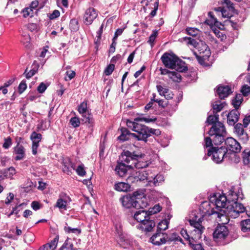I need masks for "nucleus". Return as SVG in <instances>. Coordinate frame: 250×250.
<instances>
[{
    "mask_svg": "<svg viewBox=\"0 0 250 250\" xmlns=\"http://www.w3.org/2000/svg\"><path fill=\"white\" fill-rule=\"evenodd\" d=\"M227 198L225 195H220L211 197L209 201L203 202L200 209L208 215H215L219 218L224 216L225 212L223 208L226 206Z\"/></svg>",
    "mask_w": 250,
    "mask_h": 250,
    "instance_id": "obj_1",
    "label": "nucleus"
},
{
    "mask_svg": "<svg viewBox=\"0 0 250 250\" xmlns=\"http://www.w3.org/2000/svg\"><path fill=\"white\" fill-rule=\"evenodd\" d=\"M145 156L144 154H137L134 151L131 152L128 150H124L121 155L120 160L127 165L129 168L139 169L146 167L148 166L149 163L142 160Z\"/></svg>",
    "mask_w": 250,
    "mask_h": 250,
    "instance_id": "obj_2",
    "label": "nucleus"
},
{
    "mask_svg": "<svg viewBox=\"0 0 250 250\" xmlns=\"http://www.w3.org/2000/svg\"><path fill=\"white\" fill-rule=\"evenodd\" d=\"M161 60L167 68L175 69L178 72H184L188 69L185 62L173 53H165Z\"/></svg>",
    "mask_w": 250,
    "mask_h": 250,
    "instance_id": "obj_3",
    "label": "nucleus"
},
{
    "mask_svg": "<svg viewBox=\"0 0 250 250\" xmlns=\"http://www.w3.org/2000/svg\"><path fill=\"white\" fill-rule=\"evenodd\" d=\"M126 125L132 131L136 133L132 134V137L138 141H143L146 142L148 135H147L148 127L138 123V122L127 120Z\"/></svg>",
    "mask_w": 250,
    "mask_h": 250,
    "instance_id": "obj_4",
    "label": "nucleus"
},
{
    "mask_svg": "<svg viewBox=\"0 0 250 250\" xmlns=\"http://www.w3.org/2000/svg\"><path fill=\"white\" fill-rule=\"evenodd\" d=\"M199 218L198 221L196 219H190V225L194 227V229L191 232V237L188 234L187 230L182 229L181 230V234L186 239L192 240H198L201 238V235L204 229V227L201 224L202 221Z\"/></svg>",
    "mask_w": 250,
    "mask_h": 250,
    "instance_id": "obj_5",
    "label": "nucleus"
},
{
    "mask_svg": "<svg viewBox=\"0 0 250 250\" xmlns=\"http://www.w3.org/2000/svg\"><path fill=\"white\" fill-rule=\"evenodd\" d=\"M225 133V126L221 122L212 125L208 132L209 135L212 137L213 143L215 145H220L225 140L224 137Z\"/></svg>",
    "mask_w": 250,
    "mask_h": 250,
    "instance_id": "obj_6",
    "label": "nucleus"
},
{
    "mask_svg": "<svg viewBox=\"0 0 250 250\" xmlns=\"http://www.w3.org/2000/svg\"><path fill=\"white\" fill-rule=\"evenodd\" d=\"M229 154L227 153V148L225 146L211 147L208 150V155L211 156L212 161L216 164H220L225 159L227 158Z\"/></svg>",
    "mask_w": 250,
    "mask_h": 250,
    "instance_id": "obj_7",
    "label": "nucleus"
},
{
    "mask_svg": "<svg viewBox=\"0 0 250 250\" xmlns=\"http://www.w3.org/2000/svg\"><path fill=\"white\" fill-rule=\"evenodd\" d=\"M225 212V215L226 214L233 218H236L239 216L240 213L246 211V208L241 203L238 202H233V203L227 205L223 208Z\"/></svg>",
    "mask_w": 250,
    "mask_h": 250,
    "instance_id": "obj_8",
    "label": "nucleus"
},
{
    "mask_svg": "<svg viewBox=\"0 0 250 250\" xmlns=\"http://www.w3.org/2000/svg\"><path fill=\"white\" fill-rule=\"evenodd\" d=\"M78 110L83 117V121L85 123H88L92 125L93 124V119L89 111L87 109V102L84 101L79 106Z\"/></svg>",
    "mask_w": 250,
    "mask_h": 250,
    "instance_id": "obj_9",
    "label": "nucleus"
},
{
    "mask_svg": "<svg viewBox=\"0 0 250 250\" xmlns=\"http://www.w3.org/2000/svg\"><path fill=\"white\" fill-rule=\"evenodd\" d=\"M134 196L135 198V203H134V208L143 209L147 206V199L144 192L140 191H135Z\"/></svg>",
    "mask_w": 250,
    "mask_h": 250,
    "instance_id": "obj_10",
    "label": "nucleus"
},
{
    "mask_svg": "<svg viewBox=\"0 0 250 250\" xmlns=\"http://www.w3.org/2000/svg\"><path fill=\"white\" fill-rule=\"evenodd\" d=\"M168 235L166 233L156 231L149 239V242L155 246H161L166 243Z\"/></svg>",
    "mask_w": 250,
    "mask_h": 250,
    "instance_id": "obj_11",
    "label": "nucleus"
},
{
    "mask_svg": "<svg viewBox=\"0 0 250 250\" xmlns=\"http://www.w3.org/2000/svg\"><path fill=\"white\" fill-rule=\"evenodd\" d=\"M225 144L227 151L229 150L234 153H238L241 150V147L240 144L232 137H228L225 139Z\"/></svg>",
    "mask_w": 250,
    "mask_h": 250,
    "instance_id": "obj_12",
    "label": "nucleus"
},
{
    "mask_svg": "<svg viewBox=\"0 0 250 250\" xmlns=\"http://www.w3.org/2000/svg\"><path fill=\"white\" fill-rule=\"evenodd\" d=\"M98 16V11L93 7H90L85 11L83 16V22L87 25L92 23Z\"/></svg>",
    "mask_w": 250,
    "mask_h": 250,
    "instance_id": "obj_13",
    "label": "nucleus"
},
{
    "mask_svg": "<svg viewBox=\"0 0 250 250\" xmlns=\"http://www.w3.org/2000/svg\"><path fill=\"white\" fill-rule=\"evenodd\" d=\"M229 234L228 228L224 225L218 226L214 230L213 236L214 239L219 240L226 238Z\"/></svg>",
    "mask_w": 250,
    "mask_h": 250,
    "instance_id": "obj_14",
    "label": "nucleus"
},
{
    "mask_svg": "<svg viewBox=\"0 0 250 250\" xmlns=\"http://www.w3.org/2000/svg\"><path fill=\"white\" fill-rule=\"evenodd\" d=\"M30 139L32 141V153L36 155L37 153V149L39 146V143L42 139V135L35 131L33 132L30 135Z\"/></svg>",
    "mask_w": 250,
    "mask_h": 250,
    "instance_id": "obj_15",
    "label": "nucleus"
},
{
    "mask_svg": "<svg viewBox=\"0 0 250 250\" xmlns=\"http://www.w3.org/2000/svg\"><path fill=\"white\" fill-rule=\"evenodd\" d=\"M155 226V222L151 220L149 217L142 223H140L138 226V228L145 232H148L151 231Z\"/></svg>",
    "mask_w": 250,
    "mask_h": 250,
    "instance_id": "obj_16",
    "label": "nucleus"
},
{
    "mask_svg": "<svg viewBox=\"0 0 250 250\" xmlns=\"http://www.w3.org/2000/svg\"><path fill=\"white\" fill-rule=\"evenodd\" d=\"M117 242L121 247L124 249H128L132 245V242L126 235L118 232Z\"/></svg>",
    "mask_w": 250,
    "mask_h": 250,
    "instance_id": "obj_17",
    "label": "nucleus"
},
{
    "mask_svg": "<svg viewBox=\"0 0 250 250\" xmlns=\"http://www.w3.org/2000/svg\"><path fill=\"white\" fill-rule=\"evenodd\" d=\"M135 200L134 192L132 195L129 194L124 196L120 199L123 206L126 208H134Z\"/></svg>",
    "mask_w": 250,
    "mask_h": 250,
    "instance_id": "obj_18",
    "label": "nucleus"
},
{
    "mask_svg": "<svg viewBox=\"0 0 250 250\" xmlns=\"http://www.w3.org/2000/svg\"><path fill=\"white\" fill-rule=\"evenodd\" d=\"M216 93L221 99H224L230 94L232 91L229 85H220L217 87Z\"/></svg>",
    "mask_w": 250,
    "mask_h": 250,
    "instance_id": "obj_19",
    "label": "nucleus"
},
{
    "mask_svg": "<svg viewBox=\"0 0 250 250\" xmlns=\"http://www.w3.org/2000/svg\"><path fill=\"white\" fill-rule=\"evenodd\" d=\"M240 113L237 109L232 110L227 115V122L229 125H234L238 121Z\"/></svg>",
    "mask_w": 250,
    "mask_h": 250,
    "instance_id": "obj_20",
    "label": "nucleus"
},
{
    "mask_svg": "<svg viewBox=\"0 0 250 250\" xmlns=\"http://www.w3.org/2000/svg\"><path fill=\"white\" fill-rule=\"evenodd\" d=\"M226 206L230 204L233 202H237L239 199L242 200L243 198V195L242 192H238L236 193L233 191L230 190L228 194V197H227Z\"/></svg>",
    "mask_w": 250,
    "mask_h": 250,
    "instance_id": "obj_21",
    "label": "nucleus"
},
{
    "mask_svg": "<svg viewBox=\"0 0 250 250\" xmlns=\"http://www.w3.org/2000/svg\"><path fill=\"white\" fill-rule=\"evenodd\" d=\"M75 169V166L69 158H66L62 161V170L68 175L72 173V170Z\"/></svg>",
    "mask_w": 250,
    "mask_h": 250,
    "instance_id": "obj_22",
    "label": "nucleus"
},
{
    "mask_svg": "<svg viewBox=\"0 0 250 250\" xmlns=\"http://www.w3.org/2000/svg\"><path fill=\"white\" fill-rule=\"evenodd\" d=\"M149 217L148 212L146 210H140L134 213L133 219L141 223Z\"/></svg>",
    "mask_w": 250,
    "mask_h": 250,
    "instance_id": "obj_23",
    "label": "nucleus"
},
{
    "mask_svg": "<svg viewBox=\"0 0 250 250\" xmlns=\"http://www.w3.org/2000/svg\"><path fill=\"white\" fill-rule=\"evenodd\" d=\"M130 169L127 165L121 161L118 162L115 170L120 177H123L126 174L128 169Z\"/></svg>",
    "mask_w": 250,
    "mask_h": 250,
    "instance_id": "obj_24",
    "label": "nucleus"
},
{
    "mask_svg": "<svg viewBox=\"0 0 250 250\" xmlns=\"http://www.w3.org/2000/svg\"><path fill=\"white\" fill-rule=\"evenodd\" d=\"M14 151L17 156L15 157L16 160H22L25 157V149L22 145H20L19 143L14 148Z\"/></svg>",
    "mask_w": 250,
    "mask_h": 250,
    "instance_id": "obj_25",
    "label": "nucleus"
},
{
    "mask_svg": "<svg viewBox=\"0 0 250 250\" xmlns=\"http://www.w3.org/2000/svg\"><path fill=\"white\" fill-rule=\"evenodd\" d=\"M199 55H204L205 58H208L210 55V52L208 45L204 42H201L197 46Z\"/></svg>",
    "mask_w": 250,
    "mask_h": 250,
    "instance_id": "obj_26",
    "label": "nucleus"
},
{
    "mask_svg": "<svg viewBox=\"0 0 250 250\" xmlns=\"http://www.w3.org/2000/svg\"><path fill=\"white\" fill-rule=\"evenodd\" d=\"M243 125L241 123H238L234 125V132L237 134L239 137H241L243 139H247L248 135L245 131Z\"/></svg>",
    "mask_w": 250,
    "mask_h": 250,
    "instance_id": "obj_27",
    "label": "nucleus"
},
{
    "mask_svg": "<svg viewBox=\"0 0 250 250\" xmlns=\"http://www.w3.org/2000/svg\"><path fill=\"white\" fill-rule=\"evenodd\" d=\"M58 241L59 238L56 236L53 240H51L50 242L40 248L39 250H54L57 246Z\"/></svg>",
    "mask_w": 250,
    "mask_h": 250,
    "instance_id": "obj_28",
    "label": "nucleus"
},
{
    "mask_svg": "<svg viewBox=\"0 0 250 250\" xmlns=\"http://www.w3.org/2000/svg\"><path fill=\"white\" fill-rule=\"evenodd\" d=\"M121 134L118 137V139L123 142L128 140L132 137V134L125 128L122 127L121 128Z\"/></svg>",
    "mask_w": 250,
    "mask_h": 250,
    "instance_id": "obj_29",
    "label": "nucleus"
},
{
    "mask_svg": "<svg viewBox=\"0 0 250 250\" xmlns=\"http://www.w3.org/2000/svg\"><path fill=\"white\" fill-rule=\"evenodd\" d=\"M143 168H140L141 170L136 172L135 178L137 181H143L145 180H148V173Z\"/></svg>",
    "mask_w": 250,
    "mask_h": 250,
    "instance_id": "obj_30",
    "label": "nucleus"
},
{
    "mask_svg": "<svg viewBox=\"0 0 250 250\" xmlns=\"http://www.w3.org/2000/svg\"><path fill=\"white\" fill-rule=\"evenodd\" d=\"M73 240L67 239L59 250H77V248L74 247Z\"/></svg>",
    "mask_w": 250,
    "mask_h": 250,
    "instance_id": "obj_31",
    "label": "nucleus"
},
{
    "mask_svg": "<svg viewBox=\"0 0 250 250\" xmlns=\"http://www.w3.org/2000/svg\"><path fill=\"white\" fill-rule=\"evenodd\" d=\"M130 188L128 184L124 182L118 183L114 186L115 189L118 191L126 192L129 190Z\"/></svg>",
    "mask_w": 250,
    "mask_h": 250,
    "instance_id": "obj_32",
    "label": "nucleus"
},
{
    "mask_svg": "<svg viewBox=\"0 0 250 250\" xmlns=\"http://www.w3.org/2000/svg\"><path fill=\"white\" fill-rule=\"evenodd\" d=\"M243 101V98L242 95L241 94H237L232 100V104L235 107V109L238 110Z\"/></svg>",
    "mask_w": 250,
    "mask_h": 250,
    "instance_id": "obj_33",
    "label": "nucleus"
},
{
    "mask_svg": "<svg viewBox=\"0 0 250 250\" xmlns=\"http://www.w3.org/2000/svg\"><path fill=\"white\" fill-rule=\"evenodd\" d=\"M67 201L66 200L60 198L57 201L55 207L58 208L61 211L66 210L67 209Z\"/></svg>",
    "mask_w": 250,
    "mask_h": 250,
    "instance_id": "obj_34",
    "label": "nucleus"
},
{
    "mask_svg": "<svg viewBox=\"0 0 250 250\" xmlns=\"http://www.w3.org/2000/svg\"><path fill=\"white\" fill-rule=\"evenodd\" d=\"M226 104L225 102H221L219 101H216L212 104V107L213 109L214 112L217 113L223 109L224 105Z\"/></svg>",
    "mask_w": 250,
    "mask_h": 250,
    "instance_id": "obj_35",
    "label": "nucleus"
},
{
    "mask_svg": "<svg viewBox=\"0 0 250 250\" xmlns=\"http://www.w3.org/2000/svg\"><path fill=\"white\" fill-rule=\"evenodd\" d=\"M66 226L64 227V230L66 233H73L76 235L80 234L81 233V229L77 228H71L65 224Z\"/></svg>",
    "mask_w": 250,
    "mask_h": 250,
    "instance_id": "obj_36",
    "label": "nucleus"
},
{
    "mask_svg": "<svg viewBox=\"0 0 250 250\" xmlns=\"http://www.w3.org/2000/svg\"><path fill=\"white\" fill-rule=\"evenodd\" d=\"M241 230L244 232L250 231V219L243 220L241 221Z\"/></svg>",
    "mask_w": 250,
    "mask_h": 250,
    "instance_id": "obj_37",
    "label": "nucleus"
},
{
    "mask_svg": "<svg viewBox=\"0 0 250 250\" xmlns=\"http://www.w3.org/2000/svg\"><path fill=\"white\" fill-rule=\"evenodd\" d=\"M32 68L28 72L26 73L27 69L24 72V74H25V76L27 79L31 78L37 73L38 70L39 65L37 63L35 64L34 63L32 65Z\"/></svg>",
    "mask_w": 250,
    "mask_h": 250,
    "instance_id": "obj_38",
    "label": "nucleus"
},
{
    "mask_svg": "<svg viewBox=\"0 0 250 250\" xmlns=\"http://www.w3.org/2000/svg\"><path fill=\"white\" fill-rule=\"evenodd\" d=\"M169 222L167 220H163L159 223L157 226V231L162 232L168 229Z\"/></svg>",
    "mask_w": 250,
    "mask_h": 250,
    "instance_id": "obj_39",
    "label": "nucleus"
},
{
    "mask_svg": "<svg viewBox=\"0 0 250 250\" xmlns=\"http://www.w3.org/2000/svg\"><path fill=\"white\" fill-rule=\"evenodd\" d=\"M3 172L6 178H12L16 174V170L14 167H11L8 168L3 169Z\"/></svg>",
    "mask_w": 250,
    "mask_h": 250,
    "instance_id": "obj_40",
    "label": "nucleus"
},
{
    "mask_svg": "<svg viewBox=\"0 0 250 250\" xmlns=\"http://www.w3.org/2000/svg\"><path fill=\"white\" fill-rule=\"evenodd\" d=\"M179 72H180L171 71L168 77L174 82H179L181 80V76Z\"/></svg>",
    "mask_w": 250,
    "mask_h": 250,
    "instance_id": "obj_41",
    "label": "nucleus"
},
{
    "mask_svg": "<svg viewBox=\"0 0 250 250\" xmlns=\"http://www.w3.org/2000/svg\"><path fill=\"white\" fill-rule=\"evenodd\" d=\"M208 16L210 18V20H208L207 22L209 25H214L216 26L221 25V22L217 21V19L214 17L211 12L208 13Z\"/></svg>",
    "mask_w": 250,
    "mask_h": 250,
    "instance_id": "obj_42",
    "label": "nucleus"
},
{
    "mask_svg": "<svg viewBox=\"0 0 250 250\" xmlns=\"http://www.w3.org/2000/svg\"><path fill=\"white\" fill-rule=\"evenodd\" d=\"M197 240H189V243L190 247L193 250H204L202 246L200 243H196Z\"/></svg>",
    "mask_w": 250,
    "mask_h": 250,
    "instance_id": "obj_43",
    "label": "nucleus"
},
{
    "mask_svg": "<svg viewBox=\"0 0 250 250\" xmlns=\"http://www.w3.org/2000/svg\"><path fill=\"white\" fill-rule=\"evenodd\" d=\"M21 12L23 13V17L24 18H26L28 16L30 17H32L34 16V11H33V9H31L29 7H26L24 8Z\"/></svg>",
    "mask_w": 250,
    "mask_h": 250,
    "instance_id": "obj_44",
    "label": "nucleus"
},
{
    "mask_svg": "<svg viewBox=\"0 0 250 250\" xmlns=\"http://www.w3.org/2000/svg\"><path fill=\"white\" fill-rule=\"evenodd\" d=\"M182 39L184 41L186 42L188 44H190L194 47H197L198 45L200 44L197 42L195 39H192L190 37H184Z\"/></svg>",
    "mask_w": 250,
    "mask_h": 250,
    "instance_id": "obj_45",
    "label": "nucleus"
},
{
    "mask_svg": "<svg viewBox=\"0 0 250 250\" xmlns=\"http://www.w3.org/2000/svg\"><path fill=\"white\" fill-rule=\"evenodd\" d=\"M219 119V115H215L214 116L213 115H209L208 116L207 118V122L209 124H212V125H213L214 124L218 123V120Z\"/></svg>",
    "mask_w": 250,
    "mask_h": 250,
    "instance_id": "obj_46",
    "label": "nucleus"
},
{
    "mask_svg": "<svg viewBox=\"0 0 250 250\" xmlns=\"http://www.w3.org/2000/svg\"><path fill=\"white\" fill-rule=\"evenodd\" d=\"M161 209L162 208L159 205H155L153 208H150L147 212L150 216L160 212Z\"/></svg>",
    "mask_w": 250,
    "mask_h": 250,
    "instance_id": "obj_47",
    "label": "nucleus"
},
{
    "mask_svg": "<svg viewBox=\"0 0 250 250\" xmlns=\"http://www.w3.org/2000/svg\"><path fill=\"white\" fill-rule=\"evenodd\" d=\"M187 33L188 35L192 37L197 36L200 32V31L196 28H187L186 29Z\"/></svg>",
    "mask_w": 250,
    "mask_h": 250,
    "instance_id": "obj_48",
    "label": "nucleus"
},
{
    "mask_svg": "<svg viewBox=\"0 0 250 250\" xmlns=\"http://www.w3.org/2000/svg\"><path fill=\"white\" fill-rule=\"evenodd\" d=\"M194 54L196 56L199 63L202 65H205V61H207L208 58H205L204 57V55H198L196 52H194Z\"/></svg>",
    "mask_w": 250,
    "mask_h": 250,
    "instance_id": "obj_49",
    "label": "nucleus"
},
{
    "mask_svg": "<svg viewBox=\"0 0 250 250\" xmlns=\"http://www.w3.org/2000/svg\"><path fill=\"white\" fill-rule=\"evenodd\" d=\"M243 162L244 165H247L249 164L250 160L249 157L250 156V151L244 150L243 154Z\"/></svg>",
    "mask_w": 250,
    "mask_h": 250,
    "instance_id": "obj_50",
    "label": "nucleus"
},
{
    "mask_svg": "<svg viewBox=\"0 0 250 250\" xmlns=\"http://www.w3.org/2000/svg\"><path fill=\"white\" fill-rule=\"evenodd\" d=\"M158 36V32L157 31H154L151 34L149 38V40L148 41V42L150 44L151 47H152L154 45V41Z\"/></svg>",
    "mask_w": 250,
    "mask_h": 250,
    "instance_id": "obj_51",
    "label": "nucleus"
},
{
    "mask_svg": "<svg viewBox=\"0 0 250 250\" xmlns=\"http://www.w3.org/2000/svg\"><path fill=\"white\" fill-rule=\"evenodd\" d=\"M70 123L74 127L76 128L80 126V121L78 117H74L71 118Z\"/></svg>",
    "mask_w": 250,
    "mask_h": 250,
    "instance_id": "obj_52",
    "label": "nucleus"
},
{
    "mask_svg": "<svg viewBox=\"0 0 250 250\" xmlns=\"http://www.w3.org/2000/svg\"><path fill=\"white\" fill-rule=\"evenodd\" d=\"M12 139L9 137L4 139V143L2 145V147L5 149H8L12 145Z\"/></svg>",
    "mask_w": 250,
    "mask_h": 250,
    "instance_id": "obj_53",
    "label": "nucleus"
},
{
    "mask_svg": "<svg viewBox=\"0 0 250 250\" xmlns=\"http://www.w3.org/2000/svg\"><path fill=\"white\" fill-rule=\"evenodd\" d=\"M24 241L25 243L33 242L35 239V236L32 233H27L24 236Z\"/></svg>",
    "mask_w": 250,
    "mask_h": 250,
    "instance_id": "obj_54",
    "label": "nucleus"
},
{
    "mask_svg": "<svg viewBox=\"0 0 250 250\" xmlns=\"http://www.w3.org/2000/svg\"><path fill=\"white\" fill-rule=\"evenodd\" d=\"M78 21L75 19H72L70 22V28L71 31H76L78 30Z\"/></svg>",
    "mask_w": 250,
    "mask_h": 250,
    "instance_id": "obj_55",
    "label": "nucleus"
},
{
    "mask_svg": "<svg viewBox=\"0 0 250 250\" xmlns=\"http://www.w3.org/2000/svg\"><path fill=\"white\" fill-rule=\"evenodd\" d=\"M163 181L164 177L161 175L158 174L153 178V184L155 186H158Z\"/></svg>",
    "mask_w": 250,
    "mask_h": 250,
    "instance_id": "obj_56",
    "label": "nucleus"
},
{
    "mask_svg": "<svg viewBox=\"0 0 250 250\" xmlns=\"http://www.w3.org/2000/svg\"><path fill=\"white\" fill-rule=\"evenodd\" d=\"M115 68L114 64H109L105 69L104 73L107 76H109L112 74Z\"/></svg>",
    "mask_w": 250,
    "mask_h": 250,
    "instance_id": "obj_57",
    "label": "nucleus"
},
{
    "mask_svg": "<svg viewBox=\"0 0 250 250\" xmlns=\"http://www.w3.org/2000/svg\"><path fill=\"white\" fill-rule=\"evenodd\" d=\"M147 134L148 135V137H149L151 134L158 136L161 134V131L158 129H154L148 127V131Z\"/></svg>",
    "mask_w": 250,
    "mask_h": 250,
    "instance_id": "obj_58",
    "label": "nucleus"
},
{
    "mask_svg": "<svg viewBox=\"0 0 250 250\" xmlns=\"http://www.w3.org/2000/svg\"><path fill=\"white\" fill-rule=\"evenodd\" d=\"M156 87L159 94L161 96L165 95L166 93H168V89L167 88L163 87L161 85H157Z\"/></svg>",
    "mask_w": 250,
    "mask_h": 250,
    "instance_id": "obj_59",
    "label": "nucleus"
},
{
    "mask_svg": "<svg viewBox=\"0 0 250 250\" xmlns=\"http://www.w3.org/2000/svg\"><path fill=\"white\" fill-rule=\"evenodd\" d=\"M134 120L136 122H142L144 121L146 123H150L152 122H155L156 120V118H141V117H137L135 118Z\"/></svg>",
    "mask_w": 250,
    "mask_h": 250,
    "instance_id": "obj_60",
    "label": "nucleus"
},
{
    "mask_svg": "<svg viewBox=\"0 0 250 250\" xmlns=\"http://www.w3.org/2000/svg\"><path fill=\"white\" fill-rule=\"evenodd\" d=\"M27 85L26 83V81L25 80H22L18 86V90L20 94H21L24 92V91L26 89Z\"/></svg>",
    "mask_w": 250,
    "mask_h": 250,
    "instance_id": "obj_61",
    "label": "nucleus"
},
{
    "mask_svg": "<svg viewBox=\"0 0 250 250\" xmlns=\"http://www.w3.org/2000/svg\"><path fill=\"white\" fill-rule=\"evenodd\" d=\"M241 92L242 93V96H248L250 93V86L248 85H243L241 88Z\"/></svg>",
    "mask_w": 250,
    "mask_h": 250,
    "instance_id": "obj_62",
    "label": "nucleus"
},
{
    "mask_svg": "<svg viewBox=\"0 0 250 250\" xmlns=\"http://www.w3.org/2000/svg\"><path fill=\"white\" fill-rule=\"evenodd\" d=\"M76 170L77 173L79 176H83L85 174V171L84 169V167L83 165L79 166Z\"/></svg>",
    "mask_w": 250,
    "mask_h": 250,
    "instance_id": "obj_63",
    "label": "nucleus"
},
{
    "mask_svg": "<svg viewBox=\"0 0 250 250\" xmlns=\"http://www.w3.org/2000/svg\"><path fill=\"white\" fill-rule=\"evenodd\" d=\"M212 139V137H210V136L208 137H206L205 138V146L206 147H213L212 145H213V140Z\"/></svg>",
    "mask_w": 250,
    "mask_h": 250,
    "instance_id": "obj_64",
    "label": "nucleus"
}]
</instances>
